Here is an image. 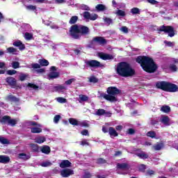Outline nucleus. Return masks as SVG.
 Listing matches in <instances>:
<instances>
[{"instance_id":"1","label":"nucleus","mask_w":178,"mask_h":178,"mask_svg":"<svg viewBox=\"0 0 178 178\" xmlns=\"http://www.w3.org/2000/svg\"><path fill=\"white\" fill-rule=\"evenodd\" d=\"M79 20L77 15L72 16L70 21V24H74L70 28V35L74 40H80L83 35H88L90 34V28L84 25L76 24Z\"/></svg>"},{"instance_id":"2","label":"nucleus","mask_w":178,"mask_h":178,"mask_svg":"<svg viewBox=\"0 0 178 178\" xmlns=\"http://www.w3.org/2000/svg\"><path fill=\"white\" fill-rule=\"evenodd\" d=\"M136 62L140 65V67L146 73H155L158 70V65L155 63L154 58L146 56H138Z\"/></svg>"},{"instance_id":"3","label":"nucleus","mask_w":178,"mask_h":178,"mask_svg":"<svg viewBox=\"0 0 178 178\" xmlns=\"http://www.w3.org/2000/svg\"><path fill=\"white\" fill-rule=\"evenodd\" d=\"M116 73L120 77H133L136 74V70L130 63L122 61L117 64Z\"/></svg>"},{"instance_id":"4","label":"nucleus","mask_w":178,"mask_h":178,"mask_svg":"<svg viewBox=\"0 0 178 178\" xmlns=\"http://www.w3.org/2000/svg\"><path fill=\"white\" fill-rule=\"evenodd\" d=\"M106 93H101L100 97L109 102H118V95L122 94V90L115 86L107 88Z\"/></svg>"},{"instance_id":"5","label":"nucleus","mask_w":178,"mask_h":178,"mask_svg":"<svg viewBox=\"0 0 178 178\" xmlns=\"http://www.w3.org/2000/svg\"><path fill=\"white\" fill-rule=\"evenodd\" d=\"M156 88L166 92H177L178 91L177 85L165 81L156 82Z\"/></svg>"},{"instance_id":"6","label":"nucleus","mask_w":178,"mask_h":178,"mask_svg":"<svg viewBox=\"0 0 178 178\" xmlns=\"http://www.w3.org/2000/svg\"><path fill=\"white\" fill-rule=\"evenodd\" d=\"M6 83L7 86H9L11 88L15 90H22V84L17 83V80L13 76H8L6 79Z\"/></svg>"},{"instance_id":"7","label":"nucleus","mask_w":178,"mask_h":178,"mask_svg":"<svg viewBox=\"0 0 178 178\" xmlns=\"http://www.w3.org/2000/svg\"><path fill=\"white\" fill-rule=\"evenodd\" d=\"M159 31L163 32L165 34H168V37H170L171 38L176 35V33H175V28L172 26L162 25L160 26Z\"/></svg>"},{"instance_id":"8","label":"nucleus","mask_w":178,"mask_h":178,"mask_svg":"<svg viewBox=\"0 0 178 178\" xmlns=\"http://www.w3.org/2000/svg\"><path fill=\"white\" fill-rule=\"evenodd\" d=\"M0 123H1V124H8V126L15 127V126L17 124V121L15 119H12L9 115H4L0 120Z\"/></svg>"},{"instance_id":"9","label":"nucleus","mask_w":178,"mask_h":178,"mask_svg":"<svg viewBox=\"0 0 178 178\" xmlns=\"http://www.w3.org/2000/svg\"><path fill=\"white\" fill-rule=\"evenodd\" d=\"M85 65L86 67H91L94 69H98V67H102V64L101 62L97 60H88L85 61Z\"/></svg>"},{"instance_id":"10","label":"nucleus","mask_w":178,"mask_h":178,"mask_svg":"<svg viewBox=\"0 0 178 178\" xmlns=\"http://www.w3.org/2000/svg\"><path fill=\"white\" fill-rule=\"evenodd\" d=\"M38 63H32L31 67L33 69H41V66H48L49 65V62L45 58L39 59Z\"/></svg>"},{"instance_id":"11","label":"nucleus","mask_w":178,"mask_h":178,"mask_svg":"<svg viewBox=\"0 0 178 178\" xmlns=\"http://www.w3.org/2000/svg\"><path fill=\"white\" fill-rule=\"evenodd\" d=\"M106 39H105L102 36H96L92 38V44H97L98 45H106L107 44Z\"/></svg>"},{"instance_id":"12","label":"nucleus","mask_w":178,"mask_h":178,"mask_svg":"<svg viewBox=\"0 0 178 178\" xmlns=\"http://www.w3.org/2000/svg\"><path fill=\"white\" fill-rule=\"evenodd\" d=\"M98 56L102 60H113L115 59V56L104 52L98 53Z\"/></svg>"},{"instance_id":"13","label":"nucleus","mask_w":178,"mask_h":178,"mask_svg":"<svg viewBox=\"0 0 178 178\" xmlns=\"http://www.w3.org/2000/svg\"><path fill=\"white\" fill-rule=\"evenodd\" d=\"M72 175H74V171L72 169H64L60 172L62 177H69V176H72Z\"/></svg>"},{"instance_id":"14","label":"nucleus","mask_w":178,"mask_h":178,"mask_svg":"<svg viewBox=\"0 0 178 178\" xmlns=\"http://www.w3.org/2000/svg\"><path fill=\"white\" fill-rule=\"evenodd\" d=\"M60 168L65 169V168H72V163L69 160H63L60 163Z\"/></svg>"},{"instance_id":"15","label":"nucleus","mask_w":178,"mask_h":178,"mask_svg":"<svg viewBox=\"0 0 178 178\" xmlns=\"http://www.w3.org/2000/svg\"><path fill=\"white\" fill-rule=\"evenodd\" d=\"M161 123L164 124L165 126H170V118H169V116L164 115L161 119Z\"/></svg>"},{"instance_id":"16","label":"nucleus","mask_w":178,"mask_h":178,"mask_svg":"<svg viewBox=\"0 0 178 178\" xmlns=\"http://www.w3.org/2000/svg\"><path fill=\"white\" fill-rule=\"evenodd\" d=\"M14 47H19V51H24V49H26V46L22 41H15L13 42Z\"/></svg>"},{"instance_id":"17","label":"nucleus","mask_w":178,"mask_h":178,"mask_svg":"<svg viewBox=\"0 0 178 178\" xmlns=\"http://www.w3.org/2000/svg\"><path fill=\"white\" fill-rule=\"evenodd\" d=\"M10 158L8 156L0 155V163H9Z\"/></svg>"},{"instance_id":"18","label":"nucleus","mask_w":178,"mask_h":178,"mask_svg":"<svg viewBox=\"0 0 178 178\" xmlns=\"http://www.w3.org/2000/svg\"><path fill=\"white\" fill-rule=\"evenodd\" d=\"M108 134L111 137H118V136H119V134L116 131V129L112 127L108 128Z\"/></svg>"},{"instance_id":"19","label":"nucleus","mask_w":178,"mask_h":178,"mask_svg":"<svg viewBox=\"0 0 178 178\" xmlns=\"http://www.w3.org/2000/svg\"><path fill=\"white\" fill-rule=\"evenodd\" d=\"M41 152L42 154H45L46 155H48L51 153V147L48 145H44L43 147H41Z\"/></svg>"},{"instance_id":"20","label":"nucleus","mask_w":178,"mask_h":178,"mask_svg":"<svg viewBox=\"0 0 178 178\" xmlns=\"http://www.w3.org/2000/svg\"><path fill=\"white\" fill-rule=\"evenodd\" d=\"M58 77H59V72H50L48 74V78L49 80L58 79Z\"/></svg>"},{"instance_id":"21","label":"nucleus","mask_w":178,"mask_h":178,"mask_svg":"<svg viewBox=\"0 0 178 178\" xmlns=\"http://www.w3.org/2000/svg\"><path fill=\"white\" fill-rule=\"evenodd\" d=\"M31 132L33 133V134H38L40 133H42V129H41L40 127H31Z\"/></svg>"},{"instance_id":"22","label":"nucleus","mask_w":178,"mask_h":178,"mask_svg":"<svg viewBox=\"0 0 178 178\" xmlns=\"http://www.w3.org/2000/svg\"><path fill=\"white\" fill-rule=\"evenodd\" d=\"M117 168L118 169H121L122 170H126V169H129V164L127 163H117Z\"/></svg>"},{"instance_id":"23","label":"nucleus","mask_w":178,"mask_h":178,"mask_svg":"<svg viewBox=\"0 0 178 178\" xmlns=\"http://www.w3.org/2000/svg\"><path fill=\"white\" fill-rule=\"evenodd\" d=\"M96 10L97 12H104V10H106V6L104 4H97L95 7Z\"/></svg>"},{"instance_id":"24","label":"nucleus","mask_w":178,"mask_h":178,"mask_svg":"<svg viewBox=\"0 0 178 178\" xmlns=\"http://www.w3.org/2000/svg\"><path fill=\"white\" fill-rule=\"evenodd\" d=\"M29 146L31 147L33 152H40V146H38V145L31 143Z\"/></svg>"},{"instance_id":"25","label":"nucleus","mask_w":178,"mask_h":178,"mask_svg":"<svg viewBox=\"0 0 178 178\" xmlns=\"http://www.w3.org/2000/svg\"><path fill=\"white\" fill-rule=\"evenodd\" d=\"M136 155L138 156V158H140V159H148L149 158L148 154H146L144 152L137 153Z\"/></svg>"},{"instance_id":"26","label":"nucleus","mask_w":178,"mask_h":178,"mask_svg":"<svg viewBox=\"0 0 178 178\" xmlns=\"http://www.w3.org/2000/svg\"><path fill=\"white\" fill-rule=\"evenodd\" d=\"M69 123L72 126H79L80 122L77 120L76 118H70Z\"/></svg>"},{"instance_id":"27","label":"nucleus","mask_w":178,"mask_h":178,"mask_svg":"<svg viewBox=\"0 0 178 178\" xmlns=\"http://www.w3.org/2000/svg\"><path fill=\"white\" fill-rule=\"evenodd\" d=\"M7 99H8V101H11V102H19V98L12 95H8L7 97Z\"/></svg>"},{"instance_id":"28","label":"nucleus","mask_w":178,"mask_h":178,"mask_svg":"<svg viewBox=\"0 0 178 178\" xmlns=\"http://www.w3.org/2000/svg\"><path fill=\"white\" fill-rule=\"evenodd\" d=\"M45 141H47L45 137L40 136L35 139V143H37V144H42V143H45Z\"/></svg>"},{"instance_id":"29","label":"nucleus","mask_w":178,"mask_h":178,"mask_svg":"<svg viewBox=\"0 0 178 178\" xmlns=\"http://www.w3.org/2000/svg\"><path fill=\"white\" fill-rule=\"evenodd\" d=\"M19 159H23L24 161H27L30 159V156L24 153H20L18 155Z\"/></svg>"},{"instance_id":"30","label":"nucleus","mask_w":178,"mask_h":178,"mask_svg":"<svg viewBox=\"0 0 178 178\" xmlns=\"http://www.w3.org/2000/svg\"><path fill=\"white\" fill-rule=\"evenodd\" d=\"M54 90L58 92H62V90H66V87L63 85H58L54 87Z\"/></svg>"},{"instance_id":"31","label":"nucleus","mask_w":178,"mask_h":178,"mask_svg":"<svg viewBox=\"0 0 178 178\" xmlns=\"http://www.w3.org/2000/svg\"><path fill=\"white\" fill-rule=\"evenodd\" d=\"M79 102H86L88 101V96L86 95H79Z\"/></svg>"},{"instance_id":"32","label":"nucleus","mask_w":178,"mask_h":178,"mask_svg":"<svg viewBox=\"0 0 178 178\" xmlns=\"http://www.w3.org/2000/svg\"><path fill=\"white\" fill-rule=\"evenodd\" d=\"M161 111L164 113H169V112H170V107L169 106H163L161 108Z\"/></svg>"},{"instance_id":"33","label":"nucleus","mask_w":178,"mask_h":178,"mask_svg":"<svg viewBox=\"0 0 178 178\" xmlns=\"http://www.w3.org/2000/svg\"><path fill=\"white\" fill-rule=\"evenodd\" d=\"M146 136L150 137V138H155L156 137V133L154 131H150L146 134Z\"/></svg>"},{"instance_id":"34","label":"nucleus","mask_w":178,"mask_h":178,"mask_svg":"<svg viewBox=\"0 0 178 178\" xmlns=\"http://www.w3.org/2000/svg\"><path fill=\"white\" fill-rule=\"evenodd\" d=\"M154 149H155V151H161V149L162 148H163V143H158L156 145H154L153 146Z\"/></svg>"},{"instance_id":"35","label":"nucleus","mask_w":178,"mask_h":178,"mask_svg":"<svg viewBox=\"0 0 178 178\" xmlns=\"http://www.w3.org/2000/svg\"><path fill=\"white\" fill-rule=\"evenodd\" d=\"M168 68L170 72H172V73L177 72V66L175 64H170Z\"/></svg>"},{"instance_id":"36","label":"nucleus","mask_w":178,"mask_h":178,"mask_svg":"<svg viewBox=\"0 0 178 178\" xmlns=\"http://www.w3.org/2000/svg\"><path fill=\"white\" fill-rule=\"evenodd\" d=\"M115 15H117V16H121V17H124V16H126V12L122 10H118L115 12Z\"/></svg>"},{"instance_id":"37","label":"nucleus","mask_w":178,"mask_h":178,"mask_svg":"<svg viewBox=\"0 0 178 178\" xmlns=\"http://www.w3.org/2000/svg\"><path fill=\"white\" fill-rule=\"evenodd\" d=\"M105 113H106V112L105 110H104V108H99L96 112V115L97 116H102V115H105Z\"/></svg>"},{"instance_id":"38","label":"nucleus","mask_w":178,"mask_h":178,"mask_svg":"<svg viewBox=\"0 0 178 178\" xmlns=\"http://www.w3.org/2000/svg\"><path fill=\"white\" fill-rule=\"evenodd\" d=\"M56 101L57 102H59V104H66V102H67V99L60 97H57Z\"/></svg>"},{"instance_id":"39","label":"nucleus","mask_w":178,"mask_h":178,"mask_svg":"<svg viewBox=\"0 0 178 178\" xmlns=\"http://www.w3.org/2000/svg\"><path fill=\"white\" fill-rule=\"evenodd\" d=\"M131 13L132 15H140V8H133L132 9H131Z\"/></svg>"},{"instance_id":"40","label":"nucleus","mask_w":178,"mask_h":178,"mask_svg":"<svg viewBox=\"0 0 178 178\" xmlns=\"http://www.w3.org/2000/svg\"><path fill=\"white\" fill-rule=\"evenodd\" d=\"M13 69H19L20 67V63L17 61H13L12 63Z\"/></svg>"},{"instance_id":"41","label":"nucleus","mask_w":178,"mask_h":178,"mask_svg":"<svg viewBox=\"0 0 178 178\" xmlns=\"http://www.w3.org/2000/svg\"><path fill=\"white\" fill-rule=\"evenodd\" d=\"M27 77H29V74H21L19 76V80L20 81H24V80H26V79H27Z\"/></svg>"},{"instance_id":"42","label":"nucleus","mask_w":178,"mask_h":178,"mask_svg":"<svg viewBox=\"0 0 178 178\" xmlns=\"http://www.w3.org/2000/svg\"><path fill=\"white\" fill-rule=\"evenodd\" d=\"M83 18L86 19V20H90V17H91V14L88 11H85L83 13Z\"/></svg>"},{"instance_id":"43","label":"nucleus","mask_w":178,"mask_h":178,"mask_svg":"<svg viewBox=\"0 0 178 178\" xmlns=\"http://www.w3.org/2000/svg\"><path fill=\"white\" fill-rule=\"evenodd\" d=\"M27 87L29 88H33V90H38V86L35 85V83H29Z\"/></svg>"},{"instance_id":"44","label":"nucleus","mask_w":178,"mask_h":178,"mask_svg":"<svg viewBox=\"0 0 178 178\" xmlns=\"http://www.w3.org/2000/svg\"><path fill=\"white\" fill-rule=\"evenodd\" d=\"M0 143L3 145L10 143L7 138H5L3 137H0Z\"/></svg>"},{"instance_id":"45","label":"nucleus","mask_w":178,"mask_h":178,"mask_svg":"<svg viewBox=\"0 0 178 178\" xmlns=\"http://www.w3.org/2000/svg\"><path fill=\"white\" fill-rule=\"evenodd\" d=\"M16 73H17V71L15 70H8L6 72V74H8V76H13V74H16Z\"/></svg>"},{"instance_id":"46","label":"nucleus","mask_w":178,"mask_h":178,"mask_svg":"<svg viewBox=\"0 0 178 178\" xmlns=\"http://www.w3.org/2000/svg\"><path fill=\"white\" fill-rule=\"evenodd\" d=\"M104 22L108 24V26H110V24H112L113 23V20L109 17L104 18Z\"/></svg>"},{"instance_id":"47","label":"nucleus","mask_w":178,"mask_h":178,"mask_svg":"<svg viewBox=\"0 0 178 178\" xmlns=\"http://www.w3.org/2000/svg\"><path fill=\"white\" fill-rule=\"evenodd\" d=\"M79 126H81V127H90V124H88L86 121H83V122H79Z\"/></svg>"},{"instance_id":"48","label":"nucleus","mask_w":178,"mask_h":178,"mask_svg":"<svg viewBox=\"0 0 178 178\" xmlns=\"http://www.w3.org/2000/svg\"><path fill=\"white\" fill-rule=\"evenodd\" d=\"M7 51L8 52V54H15V52H17V49H16L14 47H8L7 49Z\"/></svg>"},{"instance_id":"49","label":"nucleus","mask_w":178,"mask_h":178,"mask_svg":"<svg viewBox=\"0 0 178 178\" xmlns=\"http://www.w3.org/2000/svg\"><path fill=\"white\" fill-rule=\"evenodd\" d=\"M89 81L90 83H98V79L95 76H90V79H89Z\"/></svg>"},{"instance_id":"50","label":"nucleus","mask_w":178,"mask_h":178,"mask_svg":"<svg viewBox=\"0 0 178 178\" xmlns=\"http://www.w3.org/2000/svg\"><path fill=\"white\" fill-rule=\"evenodd\" d=\"M26 8L28 10H37V6H33V5H29V6H26Z\"/></svg>"},{"instance_id":"51","label":"nucleus","mask_w":178,"mask_h":178,"mask_svg":"<svg viewBox=\"0 0 178 178\" xmlns=\"http://www.w3.org/2000/svg\"><path fill=\"white\" fill-rule=\"evenodd\" d=\"M92 177V175L90 174V172H85L82 178H91Z\"/></svg>"},{"instance_id":"52","label":"nucleus","mask_w":178,"mask_h":178,"mask_svg":"<svg viewBox=\"0 0 178 178\" xmlns=\"http://www.w3.org/2000/svg\"><path fill=\"white\" fill-rule=\"evenodd\" d=\"M60 115H56L54 118V123L57 124L59 123V120H60Z\"/></svg>"},{"instance_id":"53","label":"nucleus","mask_w":178,"mask_h":178,"mask_svg":"<svg viewBox=\"0 0 178 178\" xmlns=\"http://www.w3.org/2000/svg\"><path fill=\"white\" fill-rule=\"evenodd\" d=\"M145 169H147V167L145 164H140L139 165V171L140 172H145Z\"/></svg>"},{"instance_id":"54","label":"nucleus","mask_w":178,"mask_h":178,"mask_svg":"<svg viewBox=\"0 0 178 178\" xmlns=\"http://www.w3.org/2000/svg\"><path fill=\"white\" fill-rule=\"evenodd\" d=\"M51 165H52V163L49 161H45L41 163V166H42V168H47V166H51Z\"/></svg>"},{"instance_id":"55","label":"nucleus","mask_w":178,"mask_h":178,"mask_svg":"<svg viewBox=\"0 0 178 178\" xmlns=\"http://www.w3.org/2000/svg\"><path fill=\"white\" fill-rule=\"evenodd\" d=\"M29 126H37V127H42L40 124L35 122V121L29 122Z\"/></svg>"},{"instance_id":"56","label":"nucleus","mask_w":178,"mask_h":178,"mask_svg":"<svg viewBox=\"0 0 178 178\" xmlns=\"http://www.w3.org/2000/svg\"><path fill=\"white\" fill-rule=\"evenodd\" d=\"M24 37L26 40H31V38H33V34H31L29 32H26V33H25Z\"/></svg>"},{"instance_id":"57","label":"nucleus","mask_w":178,"mask_h":178,"mask_svg":"<svg viewBox=\"0 0 178 178\" xmlns=\"http://www.w3.org/2000/svg\"><path fill=\"white\" fill-rule=\"evenodd\" d=\"M73 81H76V79L72 78L65 81L66 86H70Z\"/></svg>"},{"instance_id":"58","label":"nucleus","mask_w":178,"mask_h":178,"mask_svg":"<svg viewBox=\"0 0 178 178\" xmlns=\"http://www.w3.org/2000/svg\"><path fill=\"white\" fill-rule=\"evenodd\" d=\"M97 19H98V15L97 14H92L90 15V17L89 18V20H97Z\"/></svg>"},{"instance_id":"59","label":"nucleus","mask_w":178,"mask_h":178,"mask_svg":"<svg viewBox=\"0 0 178 178\" xmlns=\"http://www.w3.org/2000/svg\"><path fill=\"white\" fill-rule=\"evenodd\" d=\"M81 9L82 10H90V7H88V6H87L86 4H82L81 6Z\"/></svg>"},{"instance_id":"60","label":"nucleus","mask_w":178,"mask_h":178,"mask_svg":"<svg viewBox=\"0 0 178 178\" xmlns=\"http://www.w3.org/2000/svg\"><path fill=\"white\" fill-rule=\"evenodd\" d=\"M121 31H122V33H124L125 34H127V33H129V28H127V26H122L120 29Z\"/></svg>"},{"instance_id":"61","label":"nucleus","mask_w":178,"mask_h":178,"mask_svg":"<svg viewBox=\"0 0 178 178\" xmlns=\"http://www.w3.org/2000/svg\"><path fill=\"white\" fill-rule=\"evenodd\" d=\"M81 134H82V136H90V134L88 133V130H87V129H83L81 132Z\"/></svg>"},{"instance_id":"62","label":"nucleus","mask_w":178,"mask_h":178,"mask_svg":"<svg viewBox=\"0 0 178 178\" xmlns=\"http://www.w3.org/2000/svg\"><path fill=\"white\" fill-rule=\"evenodd\" d=\"M148 3H151V5H156L158 4V1L156 0H147Z\"/></svg>"},{"instance_id":"63","label":"nucleus","mask_w":178,"mask_h":178,"mask_svg":"<svg viewBox=\"0 0 178 178\" xmlns=\"http://www.w3.org/2000/svg\"><path fill=\"white\" fill-rule=\"evenodd\" d=\"M97 162H98V163H106V160H105L102 158H99L97 159Z\"/></svg>"},{"instance_id":"64","label":"nucleus","mask_w":178,"mask_h":178,"mask_svg":"<svg viewBox=\"0 0 178 178\" xmlns=\"http://www.w3.org/2000/svg\"><path fill=\"white\" fill-rule=\"evenodd\" d=\"M81 145H90V143L88 142H87V140H83L82 141H81Z\"/></svg>"}]
</instances>
